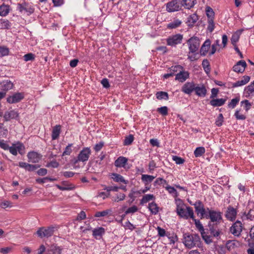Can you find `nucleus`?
<instances>
[{
    "label": "nucleus",
    "instance_id": "nucleus-44",
    "mask_svg": "<svg viewBox=\"0 0 254 254\" xmlns=\"http://www.w3.org/2000/svg\"><path fill=\"white\" fill-rule=\"evenodd\" d=\"M156 98L159 100H168L169 98L168 94L166 92L159 91L156 94Z\"/></svg>",
    "mask_w": 254,
    "mask_h": 254
},
{
    "label": "nucleus",
    "instance_id": "nucleus-51",
    "mask_svg": "<svg viewBox=\"0 0 254 254\" xmlns=\"http://www.w3.org/2000/svg\"><path fill=\"white\" fill-rule=\"evenodd\" d=\"M111 211L110 210H105L102 211L96 212L94 215L96 217H100L107 216Z\"/></svg>",
    "mask_w": 254,
    "mask_h": 254
},
{
    "label": "nucleus",
    "instance_id": "nucleus-25",
    "mask_svg": "<svg viewBox=\"0 0 254 254\" xmlns=\"http://www.w3.org/2000/svg\"><path fill=\"white\" fill-rule=\"evenodd\" d=\"M1 89L3 92H6L13 87V83L10 80H4L1 83Z\"/></svg>",
    "mask_w": 254,
    "mask_h": 254
},
{
    "label": "nucleus",
    "instance_id": "nucleus-10",
    "mask_svg": "<svg viewBox=\"0 0 254 254\" xmlns=\"http://www.w3.org/2000/svg\"><path fill=\"white\" fill-rule=\"evenodd\" d=\"M195 211L197 215L200 214L201 218L205 217L208 214V210L205 209L202 202L200 200L196 201L193 204Z\"/></svg>",
    "mask_w": 254,
    "mask_h": 254
},
{
    "label": "nucleus",
    "instance_id": "nucleus-37",
    "mask_svg": "<svg viewBox=\"0 0 254 254\" xmlns=\"http://www.w3.org/2000/svg\"><path fill=\"white\" fill-rule=\"evenodd\" d=\"M0 26L1 29H9L10 28L11 24L7 19H0Z\"/></svg>",
    "mask_w": 254,
    "mask_h": 254
},
{
    "label": "nucleus",
    "instance_id": "nucleus-24",
    "mask_svg": "<svg viewBox=\"0 0 254 254\" xmlns=\"http://www.w3.org/2000/svg\"><path fill=\"white\" fill-rule=\"evenodd\" d=\"M196 95L199 97H204L206 94V89L205 86L203 85L200 86H195L194 91Z\"/></svg>",
    "mask_w": 254,
    "mask_h": 254
},
{
    "label": "nucleus",
    "instance_id": "nucleus-40",
    "mask_svg": "<svg viewBox=\"0 0 254 254\" xmlns=\"http://www.w3.org/2000/svg\"><path fill=\"white\" fill-rule=\"evenodd\" d=\"M196 3V0H183V5L186 8L190 9Z\"/></svg>",
    "mask_w": 254,
    "mask_h": 254
},
{
    "label": "nucleus",
    "instance_id": "nucleus-46",
    "mask_svg": "<svg viewBox=\"0 0 254 254\" xmlns=\"http://www.w3.org/2000/svg\"><path fill=\"white\" fill-rule=\"evenodd\" d=\"M73 146V144L69 143L68 144L67 146H66V147L64 149V151L62 156H66V155H70L71 153L72 150V147Z\"/></svg>",
    "mask_w": 254,
    "mask_h": 254
},
{
    "label": "nucleus",
    "instance_id": "nucleus-55",
    "mask_svg": "<svg viewBox=\"0 0 254 254\" xmlns=\"http://www.w3.org/2000/svg\"><path fill=\"white\" fill-rule=\"evenodd\" d=\"M35 56L34 54L30 53L25 55L23 56V59L25 62H28L30 61H33L35 59Z\"/></svg>",
    "mask_w": 254,
    "mask_h": 254
},
{
    "label": "nucleus",
    "instance_id": "nucleus-34",
    "mask_svg": "<svg viewBox=\"0 0 254 254\" xmlns=\"http://www.w3.org/2000/svg\"><path fill=\"white\" fill-rule=\"evenodd\" d=\"M244 91L246 97L250 96L254 93V81L245 88Z\"/></svg>",
    "mask_w": 254,
    "mask_h": 254
},
{
    "label": "nucleus",
    "instance_id": "nucleus-36",
    "mask_svg": "<svg viewBox=\"0 0 254 254\" xmlns=\"http://www.w3.org/2000/svg\"><path fill=\"white\" fill-rule=\"evenodd\" d=\"M112 176V178L116 182H121L125 184H127V182L124 179V177L120 174L113 173Z\"/></svg>",
    "mask_w": 254,
    "mask_h": 254
},
{
    "label": "nucleus",
    "instance_id": "nucleus-26",
    "mask_svg": "<svg viewBox=\"0 0 254 254\" xmlns=\"http://www.w3.org/2000/svg\"><path fill=\"white\" fill-rule=\"evenodd\" d=\"M211 44V41L210 40H206L200 48L201 55L202 56H205L207 54L209 49L210 48Z\"/></svg>",
    "mask_w": 254,
    "mask_h": 254
},
{
    "label": "nucleus",
    "instance_id": "nucleus-32",
    "mask_svg": "<svg viewBox=\"0 0 254 254\" xmlns=\"http://www.w3.org/2000/svg\"><path fill=\"white\" fill-rule=\"evenodd\" d=\"M10 11V8L8 5L2 4L0 6V16H6Z\"/></svg>",
    "mask_w": 254,
    "mask_h": 254
},
{
    "label": "nucleus",
    "instance_id": "nucleus-61",
    "mask_svg": "<svg viewBox=\"0 0 254 254\" xmlns=\"http://www.w3.org/2000/svg\"><path fill=\"white\" fill-rule=\"evenodd\" d=\"M167 183V181L161 178H157L154 182V186L158 185H164Z\"/></svg>",
    "mask_w": 254,
    "mask_h": 254
},
{
    "label": "nucleus",
    "instance_id": "nucleus-38",
    "mask_svg": "<svg viewBox=\"0 0 254 254\" xmlns=\"http://www.w3.org/2000/svg\"><path fill=\"white\" fill-rule=\"evenodd\" d=\"M92 232L93 236L97 239L98 237H101L105 233V229L102 227H99L94 229Z\"/></svg>",
    "mask_w": 254,
    "mask_h": 254
},
{
    "label": "nucleus",
    "instance_id": "nucleus-5",
    "mask_svg": "<svg viewBox=\"0 0 254 254\" xmlns=\"http://www.w3.org/2000/svg\"><path fill=\"white\" fill-rule=\"evenodd\" d=\"M183 39V35L181 34L172 35L166 39L167 45L175 47L177 45L182 43Z\"/></svg>",
    "mask_w": 254,
    "mask_h": 254
},
{
    "label": "nucleus",
    "instance_id": "nucleus-2",
    "mask_svg": "<svg viewBox=\"0 0 254 254\" xmlns=\"http://www.w3.org/2000/svg\"><path fill=\"white\" fill-rule=\"evenodd\" d=\"M183 244L188 249L200 247L201 242L199 236L196 234L185 233L183 235Z\"/></svg>",
    "mask_w": 254,
    "mask_h": 254
},
{
    "label": "nucleus",
    "instance_id": "nucleus-64",
    "mask_svg": "<svg viewBox=\"0 0 254 254\" xmlns=\"http://www.w3.org/2000/svg\"><path fill=\"white\" fill-rule=\"evenodd\" d=\"M247 218L250 220H253L254 219V210L250 209L249 212L247 214Z\"/></svg>",
    "mask_w": 254,
    "mask_h": 254
},
{
    "label": "nucleus",
    "instance_id": "nucleus-39",
    "mask_svg": "<svg viewBox=\"0 0 254 254\" xmlns=\"http://www.w3.org/2000/svg\"><path fill=\"white\" fill-rule=\"evenodd\" d=\"M155 178V177L149 175L143 174L141 176V180L145 185L151 183Z\"/></svg>",
    "mask_w": 254,
    "mask_h": 254
},
{
    "label": "nucleus",
    "instance_id": "nucleus-45",
    "mask_svg": "<svg viewBox=\"0 0 254 254\" xmlns=\"http://www.w3.org/2000/svg\"><path fill=\"white\" fill-rule=\"evenodd\" d=\"M192 219L194 221L197 229L201 232V234H202V233L204 232V229L200 221L199 220L195 219L194 217L193 219Z\"/></svg>",
    "mask_w": 254,
    "mask_h": 254
},
{
    "label": "nucleus",
    "instance_id": "nucleus-63",
    "mask_svg": "<svg viewBox=\"0 0 254 254\" xmlns=\"http://www.w3.org/2000/svg\"><path fill=\"white\" fill-rule=\"evenodd\" d=\"M234 116L237 120H244L246 119V116L243 114L240 113L239 111L237 110L235 113Z\"/></svg>",
    "mask_w": 254,
    "mask_h": 254
},
{
    "label": "nucleus",
    "instance_id": "nucleus-49",
    "mask_svg": "<svg viewBox=\"0 0 254 254\" xmlns=\"http://www.w3.org/2000/svg\"><path fill=\"white\" fill-rule=\"evenodd\" d=\"M240 101V97H236L232 99L230 102L228 104V106L229 108H234Z\"/></svg>",
    "mask_w": 254,
    "mask_h": 254
},
{
    "label": "nucleus",
    "instance_id": "nucleus-31",
    "mask_svg": "<svg viewBox=\"0 0 254 254\" xmlns=\"http://www.w3.org/2000/svg\"><path fill=\"white\" fill-rule=\"evenodd\" d=\"M197 20H198L197 15L196 14L193 13V14L190 15L188 17L187 23L189 26L191 27L197 21Z\"/></svg>",
    "mask_w": 254,
    "mask_h": 254
},
{
    "label": "nucleus",
    "instance_id": "nucleus-48",
    "mask_svg": "<svg viewBox=\"0 0 254 254\" xmlns=\"http://www.w3.org/2000/svg\"><path fill=\"white\" fill-rule=\"evenodd\" d=\"M9 52V51L8 48L5 46H0V57H2L8 55Z\"/></svg>",
    "mask_w": 254,
    "mask_h": 254
},
{
    "label": "nucleus",
    "instance_id": "nucleus-22",
    "mask_svg": "<svg viewBox=\"0 0 254 254\" xmlns=\"http://www.w3.org/2000/svg\"><path fill=\"white\" fill-rule=\"evenodd\" d=\"M250 77L248 75L243 76L241 80H238L237 82L233 83V87H237L239 86H243L246 84L250 81Z\"/></svg>",
    "mask_w": 254,
    "mask_h": 254
},
{
    "label": "nucleus",
    "instance_id": "nucleus-62",
    "mask_svg": "<svg viewBox=\"0 0 254 254\" xmlns=\"http://www.w3.org/2000/svg\"><path fill=\"white\" fill-rule=\"evenodd\" d=\"M59 166V163L56 161V160H53V161H52L51 162L48 163L47 165H46V167H53V168H58Z\"/></svg>",
    "mask_w": 254,
    "mask_h": 254
},
{
    "label": "nucleus",
    "instance_id": "nucleus-35",
    "mask_svg": "<svg viewBox=\"0 0 254 254\" xmlns=\"http://www.w3.org/2000/svg\"><path fill=\"white\" fill-rule=\"evenodd\" d=\"M148 209L153 214H156L159 212V207L154 202L149 203Z\"/></svg>",
    "mask_w": 254,
    "mask_h": 254
},
{
    "label": "nucleus",
    "instance_id": "nucleus-57",
    "mask_svg": "<svg viewBox=\"0 0 254 254\" xmlns=\"http://www.w3.org/2000/svg\"><path fill=\"white\" fill-rule=\"evenodd\" d=\"M223 119H224V118H223V115L222 114H220L218 115V116L216 120V122H215L216 125L218 127L221 126L222 125V123L223 122Z\"/></svg>",
    "mask_w": 254,
    "mask_h": 254
},
{
    "label": "nucleus",
    "instance_id": "nucleus-58",
    "mask_svg": "<svg viewBox=\"0 0 254 254\" xmlns=\"http://www.w3.org/2000/svg\"><path fill=\"white\" fill-rule=\"evenodd\" d=\"M126 195L123 193H120L118 194L116 197L114 198L113 200L115 202H119L120 201L124 200L125 198Z\"/></svg>",
    "mask_w": 254,
    "mask_h": 254
},
{
    "label": "nucleus",
    "instance_id": "nucleus-7",
    "mask_svg": "<svg viewBox=\"0 0 254 254\" xmlns=\"http://www.w3.org/2000/svg\"><path fill=\"white\" fill-rule=\"evenodd\" d=\"M91 154V150L89 147L83 148L79 153L77 159L74 161L76 164L78 162H86Z\"/></svg>",
    "mask_w": 254,
    "mask_h": 254
},
{
    "label": "nucleus",
    "instance_id": "nucleus-8",
    "mask_svg": "<svg viewBox=\"0 0 254 254\" xmlns=\"http://www.w3.org/2000/svg\"><path fill=\"white\" fill-rule=\"evenodd\" d=\"M55 229L56 228L54 226H50L47 228L42 227L37 231V234L40 238H48L53 235Z\"/></svg>",
    "mask_w": 254,
    "mask_h": 254
},
{
    "label": "nucleus",
    "instance_id": "nucleus-56",
    "mask_svg": "<svg viewBox=\"0 0 254 254\" xmlns=\"http://www.w3.org/2000/svg\"><path fill=\"white\" fill-rule=\"evenodd\" d=\"M235 242L234 241H228L226 244V247L229 251L233 249L235 247Z\"/></svg>",
    "mask_w": 254,
    "mask_h": 254
},
{
    "label": "nucleus",
    "instance_id": "nucleus-21",
    "mask_svg": "<svg viewBox=\"0 0 254 254\" xmlns=\"http://www.w3.org/2000/svg\"><path fill=\"white\" fill-rule=\"evenodd\" d=\"M63 249L56 244H53L49 246L47 252L50 254H61Z\"/></svg>",
    "mask_w": 254,
    "mask_h": 254
},
{
    "label": "nucleus",
    "instance_id": "nucleus-13",
    "mask_svg": "<svg viewBox=\"0 0 254 254\" xmlns=\"http://www.w3.org/2000/svg\"><path fill=\"white\" fill-rule=\"evenodd\" d=\"M195 84L193 82L185 83L181 88V91L185 94H190L195 90Z\"/></svg>",
    "mask_w": 254,
    "mask_h": 254
},
{
    "label": "nucleus",
    "instance_id": "nucleus-4",
    "mask_svg": "<svg viewBox=\"0 0 254 254\" xmlns=\"http://www.w3.org/2000/svg\"><path fill=\"white\" fill-rule=\"evenodd\" d=\"M17 9L23 14L30 15L34 11V8L32 3L23 2L22 3H18Z\"/></svg>",
    "mask_w": 254,
    "mask_h": 254
},
{
    "label": "nucleus",
    "instance_id": "nucleus-20",
    "mask_svg": "<svg viewBox=\"0 0 254 254\" xmlns=\"http://www.w3.org/2000/svg\"><path fill=\"white\" fill-rule=\"evenodd\" d=\"M28 161L35 163H38L40 159L41 156L39 154L35 151H31L27 154Z\"/></svg>",
    "mask_w": 254,
    "mask_h": 254
},
{
    "label": "nucleus",
    "instance_id": "nucleus-47",
    "mask_svg": "<svg viewBox=\"0 0 254 254\" xmlns=\"http://www.w3.org/2000/svg\"><path fill=\"white\" fill-rule=\"evenodd\" d=\"M206 13L208 17V19H214V12L213 11L212 8L209 6L206 7Z\"/></svg>",
    "mask_w": 254,
    "mask_h": 254
},
{
    "label": "nucleus",
    "instance_id": "nucleus-3",
    "mask_svg": "<svg viewBox=\"0 0 254 254\" xmlns=\"http://www.w3.org/2000/svg\"><path fill=\"white\" fill-rule=\"evenodd\" d=\"M176 212L178 216L185 219H188L189 218L193 219L194 213L192 208L186 206L182 201L177 203Z\"/></svg>",
    "mask_w": 254,
    "mask_h": 254
},
{
    "label": "nucleus",
    "instance_id": "nucleus-11",
    "mask_svg": "<svg viewBox=\"0 0 254 254\" xmlns=\"http://www.w3.org/2000/svg\"><path fill=\"white\" fill-rule=\"evenodd\" d=\"M189 45V54L195 53L199 46V40L197 37H191L188 41Z\"/></svg>",
    "mask_w": 254,
    "mask_h": 254
},
{
    "label": "nucleus",
    "instance_id": "nucleus-17",
    "mask_svg": "<svg viewBox=\"0 0 254 254\" xmlns=\"http://www.w3.org/2000/svg\"><path fill=\"white\" fill-rule=\"evenodd\" d=\"M24 98V95L22 93L17 92L7 98V102L10 104L20 102Z\"/></svg>",
    "mask_w": 254,
    "mask_h": 254
},
{
    "label": "nucleus",
    "instance_id": "nucleus-54",
    "mask_svg": "<svg viewBox=\"0 0 254 254\" xmlns=\"http://www.w3.org/2000/svg\"><path fill=\"white\" fill-rule=\"evenodd\" d=\"M138 210V208L136 206L133 205L129 207L125 212V214L124 215L123 217H125V215L129 214V213H134L137 212Z\"/></svg>",
    "mask_w": 254,
    "mask_h": 254
},
{
    "label": "nucleus",
    "instance_id": "nucleus-28",
    "mask_svg": "<svg viewBox=\"0 0 254 254\" xmlns=\"http://www.w3.org/2000/svg\"><path fill=\"white\" fill-rule=\"evenodd\" d=\"M226 101V99H212L210 101V104L213 107H219L223 105Z\"/></svg>",
    "mask_w": 254,
    "mask_h": 254
},
{
    "label": "nucleus",
    "instance_id": "nucleus-9",
    "mask_svg": "<svg viewBox=\"0 0 254 254\" xmlns=\"http://www.w3.org/2000/svg\"><path fill=\"white\" fill-rule=\"evenodd\" d=\"M182 5L178 0H172L166 3V10L169 12H173L180 10Z\"/></svg>",
    "mask_w": 254,
    "mask_h": 254
},
{
    "label": "nucleus",
    "instance_id": "nucleus-18",
    "mask_svg": "<svg viewBox=\"0 0 254 254\" xmlns=\"http://www.w3.org/2000/svg\"><path fill=\"white\" fill-rule=\"evenodd\" d=\"M237 214V210L231 206H229L226 212L225 217L230 221L235 220Z\"/></svg>",
    "mask_w": 254,
    "mask_h": 254
},
{
    "label": "nucleus",
    "instance_id": "nucleus-23",
    "mask_svg": "<svg viewBox=\"0 0 254 254\" xmlns=\"http://www.w3.org/2000/svg\"><path fill=\"white\" fill-rule=\"evenodd\" d=\"M127 159L123 156L118 157L115 161V166L118 168L125 167L127 162Z\"/></svg>",
    "mask_w": 254,
    "mask_h": 254
},
{
    "label": "nucleus",
    "instance_id": "nucleus-29",
    "mask_svg": "<svg viewBox=\"0 0 254 254\" xmlns=\"http://www.w3.org/2000/svg\"><path fill=\"white\" fill-rule=\"evenodd\" d=\"M243 32V30H239L237 31H236L235 33H234L231 38V42L232 44L234 46L236 47V43L239 41L240 35Z\"/></svg>",
    "mask_w": 254,
    "mask_h": 254
},
{
    "label": "nucleus",
    "instance_id": "nucleus-50",
    "mask_svg": "<svg viewBox=\"0 0 254 254\" xmlns=\"http://www.w3.org/2000/svg\"><path fill=\"white\" fill-rule=\"evenodd\" d=\"M134 139V137L133 135L129 134V135L126 137L124 144L125 145H129L131 144V143L133 142Z\"/></svg>",
    "mask_w": 254,
    "mask_h": 254
},
{
    "label": "nucleus",
    "instance_id": "nucleus-6",
    "mask_svg": "<svg viewBox=\"0 0 254 254\" xmlns=\"http://www.w3.org/2000/svg\"><path fill=\"white\" fill-rule=\"evenodd\" d=\"M8 150L10 153L14 156H16L18 152L23 155L25 153V146L22 143L17 141L15 143H13Z\"/></svg>",
    "mask_w": 254,
    "mask_h": 254
},
{
    "label": "nucleus",
    "instance_id": "nucleus-43",
    "mask_svg": "<svg viewBox=\"0 0 254 254\" xmlns=\"http://www.w3.org/2000/svg\"><path fill=\"white\" fill-rule=\"evenodd\" d=\"M202 66L206 74H209L210 71V64L207 59L203 60L202 62Z\"/></svg>",
    "mask_w": 254,
    "mask_h": 254
},
{
    "label": "nucleus",
    "instance_id": "nucleus-15",
    "mask_svg": "<svg viewBox=\"0 0 254 254\" xmlns=\"http://www.w3.org/2000/svg\"><path fill=\"white\" fill-rule=\"evenodd\" d=\"M19 117V113L14 110L6 111L3 115L4 121H9L10 120L16 119Z\"/></svg>",
    "mask_w": 254,
    "mask_h": 254
},
{
    "label": "nucleus",
    "instance_id": "nucleus-16",
    "mask_svg": "<svg viewBox=\"0 0 254 254\" xmlns=\"http://www.w3.org/2000/svg\"><path fill=\"white\" fill-rule=\"evenodd\" d=\"M189 76L190 74L188 71L184 70V69H180L176 74L175 80L180 82H184L189 78Z\"/></svg>",
    "mask_w": 254,
    "mask_h": 254
},
{
    "label": "nucleus",
    "instance_id": "nucleus-33",
    "mask_svg": "<svg viewBox=\"0 0 254 254\" xmlns=\"http://www.w3.org/2000/svg\"><path fill=\"white\" fill-rule=\"evenodd\" d=\"M155 199V197L153 194H147L143 196L142 198L140 200V204L141 205H143L145 203L149 202L150 200H154Z\"/></svg>",
    "mask_w": 254,
    "mask_h": 254
},
{
    "label": "nucleus",
    "instance_id": "nucleus-1",
    "mask_svg": "<svg viewBox=\"0 0 254 254\" xmlns=\"http://www.w3.org/2000/svg\"><path fill=\"white\" fill-rule=\"evenodd\" d=\"M207 210L208 214L205 216V218L210 219L208 223L209 231L214 237H218L220 234L218 225L223 221L222 213L219 211L209 209L208 208H207Z\"/></svg>",
    "mask_w": 254,
    "mask_h": 254
},
{
    "label": "nucleus",
    "instance_id": "nucleus-14",
    "mask_svg": "<svg viewBox=\"0 0 254 254\" xmlns=\"http://www.w3.org/2000/svg\"><path fill=\"white\" fill-rule=\"evenodd\" d=\"M242 231V223L240 221H236L231 227L230 232L236 236L240 235Z\"/></svg>",
    "mask_w": 254,
    "mask_h": 254
},
{
    "label": "nucleus",
    "instance_id": "nucleus-53",
    "mask_svg": "<svg viewBox=\"0 0 254 254\" xmlns=\"http://www.w3.org/2000/svg\"><path fill=\"white\" fill-rule=\"evenodd\" d=\"M157 111L163 116H166L168 113V109L166 106L161 107L157 109Z\"/></svg>",
    "mask_w": 254,
    "mask_h": 254
},
{
    "label": "nucleus",
    "instance_id": "nucleus-42",
    "mask_svg": "<svg viewBox=\"0 0 254 254\" xmlns=\"http://www.w3.org/2000/svg\"><path fill=\"white\" fill-rule=\"evenodd\" d=\"M56 186L61 190H72L74 188V186L71 184L65 185L64 186L56 185Z\"/></svg>",
    "mask_w": 254,
    "mask_h": 254
},
{
    "label": "nucleus",
    "instance_id": "nucleus-41",
    "mask_svg": "<svg viewBox=\"0 0 254 254\" xmlns=\"http://www.w3.org/2000/svg\"><path fill=\"white\" fill-rule=\"evenodd\" d=\"M205 152V149L203 147H198L194 151L195 157H198L201 156Z\"/></svg>",
    "mask_w": 254,
    "mask_h": 254
},
{
    "label": "nucleus",
    "instance_id": "nucleus-59",
    "mask_svg": "<svg viewBox=\"0 0 254 254\" xmlns=\"http://www.w3.org/2000/svg\"><path fill=\"white\" fill-rule=\"evenodd\" d=\"M241 105L244 104V108L246 111L249 110L251 107V104L248 100H245L244 101H241Z\"/></svg>",
    "mask_w": 254,
    "mask_h": 254
},
{
    "label": "nucleus",
    "instance_id": "nucleus-60",
    "mask_svg": "<svg viewBox=\"0 0 254 254\" xmlns=\"http://www.w3.org/2000/svg\"><path fill=\"white\" fill-rule=\"evenodd\" d=\"M173 160L177 164H182L184 163L185 160L180 157L177 156H173Z\"/></svg>",
    "mask_w": 254,
    "mask_h": 254
},
{
    "label": "nucleus",
    "instance_id": "nucleus-19",
    "mask_svg": "<svg viewBox=\"0 0 254 254\" xmlns=\"http://www.w3.org/2000/svg\"><path fill=\"white\" fill-rule=\"evenodd\" d=\"M247 66V63L244 60H241L238 62L233 67V70L237 73H243Z\"/></svg>",
    "mask_w": 254,
    "mask_h": 254
},
{
    "label": "nucleus",
    "instance_id": "nucleus-12",
    "mask_svg": "<svg viewBox=\"0 0 254 254\" xmlns=\"http://www.w3.org/2000/svg\"><path fill=\"white\" fill-rule=\"evenodd\" d=\"M184 67L182 65H177L172 66L169 68L168 73L163 75L164 78L167 79L170 77L176 76V74L180 70V69H183Z\"/></svg>",
    "mask_w": 254,
    "mask_h": 254
},
{
    "label": "nucleus",
    "instance_id": "nucleus-30",
    "mask_svg": "<svg viewBox=\"0 0 254 254\" xmlns=\"http://www.w3.org/2000/svg\"><path fill=\"white\" fill-rule=\"evenodd\" d=\"M182 23V22L180 20L175 19L173 21L167 24V28L169 29H176L179 27Z\"/></svg>",
    "mask_w": 254,
    "mask_h": 254
},
{
    "label": "nucleus",
    "instance_id": "nucleus-52",
    "mask_svg": "<svg viewBox=\"0 0 254 254\" xmlns=\"http://www.w3.org/2000/svg\"><path fill=\"white\" fill-rule=\"evenodd\" d=\"M215 28V24L214 22V19H208V26L207 30L210 32H212Z\"/></svg>",
    "mask_w": 254,
    "mask_h": 254
},
{
    "label": "nucleus",
    "instance_id": "nucleus-27",
    "mask_svg": "<svg viewBox=\"0 0 254 254\" xmlns=\"http://www.w3.org/2000/svg\"><path fill=\"white\" fill-rule=\"evenodd\" d=\"M61 132V126L60 125H56L55 126L52 132V140L57 139Z\"/></svg>",
    "mask_w": 254,
    "mask_h": 254
}]
</instances>
